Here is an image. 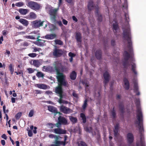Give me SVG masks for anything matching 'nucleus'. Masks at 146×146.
Here are the masks:
<instances>
[{"instance_id": "nucleus-1", "label": "nucleus", "mask_w": 146, "mask_h": 146, "mask_svg": "<svg viewBox=\"0 0 146 146\" xmlns=\"http://www.w3.org/2000/svg\"><path fill=\"white\" fill-rule=\"evenodd\" d=\"M135 103L137 108L136 112L137 113V119L135 123L137 124L139 126V129L140 135V143L141 146H145L144 141V136L142 134L143 131V115L140 106V102L139 99H136Z\"/></svg>"}, {"instance_id": "nucleus-2", "label": "nucleus", "mask_w": 146, "mask_h": 146, "mask_svg": "<svg viewBox=\"0 0 146 146\" xmlns=\"http://www.w3.org/2000/svg\"><path fill=\"white\" fill-rule=\"evenodd\" d=\"M123 29V37L124 40L127 41V48L130 52L133 51L132 43L131 40V35L129 26H128L127 28H122Z\"/></svg>"}, {"instance_id": "nucleus-3", "label": "nucleus", "mask_w": 146, "mask_h": 146, "mask_svg": "<svg viewBox=\"0 0 146 146\" xmlns=\"http://www.w3.org/2000/svg\"><path fill=\"white\" fill-rule=\"evenodd\" d=\"M56 79L58 81V86L55 88V92L58 94L59 96L63 95L62 86L68 87L69 84L66 80V78H58Z\"/></svg>"}, {"instance_id": "nucleus-4", "label": "nucleus", "mask_w": 146, "mask_h": 146, "mask_svg": "<svg viewBox=\"0 0 146 146\" xmlns=\"http://www.w3.org/2000/svg\"><path fill=\"white\" fill-rule=\"evenodd\" d=\"M54 69L56 72V78H62L66 77L65 75L60 71H63L64 69L63 66L60 60H58L54 62L53 64Z\"/></svg>"}, {"instance_id": "nucleus-5", "label": "nucleus", "mask_w": 146, "mask_h": 146, "mask_svg": "<svg viewBox=\"0 0 146 146\" xmlns=\"http://www.w3.org/2000/svg\"><path fill=\"white\" fill-rule=\"evenodd\" d=\"M27 6L31 9L35 11H38L42 8L41 5L38 3L28 0L26 4Z\"/></svg>"}, {"instance_id": "nucleus-6", "label": "nucleus", "mask_w": 146, "mask_h": 146, "mask_svg": "<svg viewBox=\"0 0 146 146\" xmlns=\"http://www.w3.org/2000/svg\"><path fill=\"white\" fill-rule=\"evenodd\" d=\"M58 9V8L51 9L49 11V13L50 16V19L53 21V23H55L56 21Z\"/></svg>"}, {"instance_id": "nucleus-7", "label": "nucleus", "mask_w": 146, "mask_h": 146, "mask_svg": "<svg viewBox=\"0 0 146 146\" xmlns=\"http://www.w3.org/2000/svg\"><path fill=\"white\" fill-rule=\"evenodd\" d=\"M63 53V52L62 49H58L56 48L53 50L52 52L53 55L56 58L61 57Z\"/></svg>"}, {"instance_id": "nucleus-8", "label": "nucleus", "mask_w": 146, "mask_h": 146, "mask_svg": "<svg viewBox=\"0 0 146 146\" xmlns=\"http://www.w3.org/2000/svg\"><path fill=\"white\" fill-rule=\"evenodd\" d=\"M60 110L62 112L65 114H68L72 112L71 109L63 105L60 106Z\"/></svg>"}, {"instance_id": "nucleus-9", "label": "nucleus", "mask_w": 146, "mask_h": 146, "mask_svg": "<svg viewBox=\"0 0 146 146\" xmlns=\"http://www.w3.org/2000/svg\"><path fill=\"white\" fill-rule=\"evenodd\" d=\"M103 76L104 80V87L105 88H106V86L107 84L109 82L110 80V75L108 72L106 71L105 72Z\"/></svg>"}, {"instance_id": "nucleus-10", "label": "nucleus", "mask_w": 146, "mask_h": 146, "mask_svg": "<svg viewBox=\"0 0 146 146\" xmlns=\"http://www.w3.org/2000/svg\"><path fill=\"white\" fill-rule=\"evenodd\" d=\"M44 21H41L40 20H37L33 21L32 22L33 27L35 28H37L43 26Z\"/></svg>"}, {"instance_id": "nucleus-11", "label": "nucleus", "mask_w": 146, "mask_h": 146, "mask_svg": "<svg viewBox=\"0 0 146 146\" xmlns=\"http://www.w3.org/2000/svg\"><path fill=\"white\" fill-rule=\"evenodd\" d=\"M35 86L38 88L44 90L49 89L50 88V87L49 86L43 84H36L35 85Z\"/></svg>"}, {"instance_id": "nucleus-12", "label": "nucleus", "mask_w": 146, "mask_h": 146, "mask_svg": "<svg viewBox=\"0 0 146 146\" xmlns=\"http://www.w3.org/2000/svg\"><path fill=\"white\" fill-rule=\"evenodd\" d=\"M127 139L128 143H132L134 141V136L133 133H128L127 135Z\"/></svg>"}, {"instance_id": "nucleus-13", "label": "nucleus", "mask_w": 146, "mask_h": 146, "mask_svg": "<svg viewBox=\"0 0 146 146\" xmlns=\"http://www.w3.org/2000/svg\"><path fill=\"white\" fill-rule=\"evenodd\" d=\"M58 121L62 124L66 125L68 124V121L65 117L59 116L58 118Z\"/></svg>"}, {"instance_id": "nucleus-14", "label": "nucleus", "mask_w": 146, "mask_h": 146, "mask_svg": "<svg viewBox=\"0 0 146 146\" xmlns=\"http://www.w3.org/2000/svg\"><path fill=\"white\" fill-rule=\"evenodd\" d=\"M54 132L56 134H64L66 132V131L61 128H57L54 129Z\"/></svg>"}, {"instance_id": "nucleus-15", "label": "nucleus", "mask_w": 146, "mask_h": 146, "mask_svg": "<svg viewBox=\"0 0 146 146\" xmlns=\"http://www.w3.org/2000/svg\"><path fill=\"white\" fill-rule=\"evenodd\" d=\"M123 81L124 85V88L126 90H128L130 87V84L128 80L126 78H124Z\"/></svg>"}, {"instance_id": "nucleus-16", "label": "nucleus", "mask_w": 146, "mask_h": 146, "mask_svg": "<svg viewBox=\"0 0 146 146\" xmlns=\"http://www.w3.org/2000/svg\"><path fill=\"white\" fill-rule=\"evenodd\" d=\"M119 129V124L118 123L115 126V129L113 130L114 135V137L116 138L118 137L119 134L118 133V131Z\"/></svg>"}, {"instance_id": "nucleus-17", "label": "nucleus", "mask_w": 146, "mask_h": 146, "mask_svg": "<svg viewBox=\"0 0 146 146\" xmlns=\"http://www.w3.org/2000/svg\"><path fill=\"white\" fill-rule=\"evenodd\" d=\"M48 109L49 111L54 113L55 115L57 114V109L56 107L53 106H49L48 107Z\"/></svg>"}, {"instance_id": "nucleus-18", "label": "nucleus", "mask_w": 146, "mask_h": 146, "mask_svg": "<svg viewBox=\"0 0 146 146\" xmlns=\"http://www.w3.org/2000/svg\"><path fill=\"white\" fill-rule=\"evenodd\" d=\"M40 37L39 35L37 36V40L38 41L37 44L38 46H43L44 45V43L45 42V40L40 39L38 38Z\"/></svg>"}, {"instance_id": "nucleus-19", "label": "nucleus", "mask_w": 146, "mask_h": 146, "mask_svg": "<svg viewBox=\"0 0 146 146\" xmlns=\"http://www.w3.org/2000/svg\"><path fill=\"white\" fill-rule=\"evenodd\" d=\"M95 55L97 59L98 60H101L102 56V52L101 50H97L96 52Z\"/></svg>"}, {"instance_id": "nucleus-20", "label": "nucleus", "mask_w": 146, "mask_h": 146, "mask_svg": "<svg viewBox=\"0 0 146 146\" xmlns=\"http://www.w3.org/2000/svg\"><path fill=\"white\" fill-rule=\"evenodd\" d=\"M57 36L55 34H50L47 35L45 36V38L48 40L53 39L56 38Z\"/></svg>"}, {"instance_id": "nucleus-21", "label": "nucleus", "mask_w": 146, "mask_h": 146, "mask_svg": "<svg viewBox=\"0 0 146 146\" xmlns=\"http://www.w3.org/2000/svg\"><path fill=\"white\" fill-rule=\"evenodd\" d=\"M75 38L77 41L78 42H81L82 41L81 34L80 32H76Z\"/></svg>"}, {"instance_id": "nucleus-22", "label": "nucleus", "mask_w": 146, "mask_h": 146, "mask_svg": "<svg viewBox=\"0 0 146 146\" xmlns=\"http://www.w3.org/2000/svg\"><path fill=\"white\" fill-rule=\"evenodd\" d=\"M19 12L21 15H25L29 12V10L27 9L21 8L18 11Z\"/></svg>"}, {"instance_id": "nucleus-23", "label": "nucleus", "mask_w": 146, "mask_h": 146, "mask_svg": "<svg viewBox=\"0 0 146 146\" xmlns=\"http://www.w3.org/2000/svg\"><path fill=\"white\" fill-rule=\"evenodd\" d=\"M119 109L120 112L122 115H123L124 113V107L123 103L121 102L119 105Z\"/></svg>"}, {"instance_id": "nucleus-24", "label": "nucleus", "mask_w": 146, "mask_h": 146, "mask_svg": "<svg viewBox=\"0 0 146 146\" xmlns=\"http://www.w3.org/2000/svg\"><path fill=\"white\" fill-rule=\"evenodd\" d=\"M98 7V6H97V7L96 8V14L98 15V21L101 22L102 21V16L101 15L99 14L98 13L99 9Z\"/></svg>"}, {"instance_id": "nucleus-25", "label": "nucleus", "mask_w": 146, "mask_h": 146, "mask_svg": "<svg viewBox=\"0 0 146 146\" xmlns=\"http://www.w3.org/2000/svg\"><path fill=\"white\" fill-rule=\"evenodd\" d=\"M77 77V73L75 71H72L70 73V78L71 80H75Z\"/></svg>"}, {"instance_id": "nucleus-26", "label": "nucleus", "mask_w": 146, "mask_h": 146, "mask_svg": "<svg viewBox=\"0 0 146 146\" xmlns=\"http://www.w3.org/2000/svg\"><path fill=\"white\" fill-rule=\"evenodd\" d=\"M124 60H128L130 58V54L127 51L124 52Z\"/></svg>"}, {"instance_id": "nucleus-27", "label": "nucleus", "mask_w": 146, "mask_h": 146, "mask_svg": "<svg viewBox=\"0 0 146 146\" xmlns=\"http://www.w3.org/2000/svg\"><path fill=\"white\" fill-rule=\"evenodd\" d=\"M128 61V60H124L123 62V66L124 70H127L128 67L130 65V64Z\"/></svg>"}, {"instance_id": "nucleus-28", "label": "nucleus", "mask_w": 146, "mask_h": 146, "mask_svg": "<svg viewBox=\"0 0 146 146\" xmlns=\"http://www.w3.org/2000/svg\"><path fill=\"white\" fill-rule=\"evenodd\" d=\"M19 21L25 26H27L28 25V22L25 19H21L19 20Z\"/></svg>"}, {"instance_id": "nucleus-29", "label": "nucleus", "mask_w": 146, "mask_h": 146, "mask_svg": "<svg viewBox=\"0 0 146 146\" xmlns=\"http://www.w3.org/2000/svg\"><path fill=\"white\" fill-rule=\"evenodd\" d=\"M88 9L89 10H91L93 9L94 7V3L92 1H90L89 2L88 5Z\"/></svg>"}, {"instance_id": "nucleus-30", "label": "nucleus", "mask_w": 146, "mask_h": 146, "mask_svg": "<svg viewBox=\"0 0 146 146\" xmlns=\"http://www.w3.org/2000/svg\"><path fill=\"white\" fill-rule=\"evenodd\" d=\"M69 119L73 124H75L77 122L78 119L76 117H74L72 116H69Z\"/></svg>"}, {"instance_id": "nucleus-31", "label": "nucleus", "mask_w": 146, "mask_h": 146, "mask_svg": "<svg viewBox=\"0 0 146 146\" xmlns=\"http://www.w3.org/2000/svg\"><path fill=\"white\" fill-rule=\"evenodd\" d=\"M131 69L134 74L135 75H137V72L136 70V66L135 64L134 63L131 64Z\"/></svg>"}, {"instance_id": "nucleus-32", "label": "nucleus", "mask_w": 146, "mask_h": 146, "mask_svg": "<svg viewBox=\"0 0 146 146\" xmlns=\"http://www.w3.org/2000/svg\"><path fill=\"white\" fill-rule=\"evenodd\" d=\"M133 91L135 93H136L138 90V87L137 83L136 81L133 82Z\"/></svg>"}, {"instance_id": "nucleus-33", "label": "nucleus", "mask_w": 146, "mask_h": 146, "mask_svg": "<svg viewBox=\"0 0 146 146\" xmlns=\"http://www.w3.org/2000/svg\"><path fill=\"white\" fill-rule=\"evenodd\" d=\"M80 117L82 118V120L84 123H85L86 121V118L85 115L82 113L80 114Z\"/></svg>"}, {"instance_id": "nucleus-34", "label": "nucleus", "mask_w": 146, "mask_h": 146, "mask_svg": "<svg viewBox=\"0 0 146 146\" xmlns=\"http://www.w3.org/2000/svg\"><path fill=\"white\" fill-rule=\"evenodd\" d=\"M33 64L36 67H38L40 64V63L38 60H34L33 61Z\"/></svg>"}, {"instance_id": "nucleus-35", "label": "nucleus", "mask_w": 146, "mask_h": 146, "mask_svg": "<svg viewBox=\"0 0 146 146\" xmlns=\"http://www.w3.org/2000/svg\"><path fill=\"white\" fill-rule=\"evenodd\" d=\"M36 14L33 12H31L29 14V17L31 19H36Z\"/></svg>"}, {"instance_id": "nucleus-36", "label": "nucleus", "mask_w": 146, "mask_h": 146, "mask_svg": "<svg viewBox=\"0 0 146 146\" xmlns=\"http://www.w3.org/2000/svg\"><path fill=\"white\" fill-rule=\"evenodd\" d=\"M54 42L56 44H58L59 45H63V42L60 40L56 39L54 40Z\"/></svg>"}, {"instance_id": "nucleus-37", "label": "nucleus", "mask_w": 146, "mask_h": 146, "mask_svg": "<svg viewBox=\"0 0 146 146\" xmlns=\"http://www.w3.org/2000/svg\"><path fill=\"white\" fill-rule=\"evenodd\" d=\"M111 115H112V116L113 118H115L116 117V114L114 107H113L112 110L111 111Z\"/></svg>"}, {"instance_id": "nucleus-38", "label": "nucleus", "mask_w": 146, "mask_h": 146, "mask_svg": "<svg viewBox=\"0 0 146 146\" xmlns=\"http://www.w3.org/2000/svg\"><path fill=\"white\" fill-rule=\"evenodd\" d=\"M78 146H88L86 143L82 141H80L78 143Z\"/></svg>"}, {"instance_id": "nucleus-39", "label": "nucleus", "mask_w": 146, "mask_h": 146, "mask_svg": "<svg viewBox=\"0 0 146 146\" xmlns=\"http://www.w3.org/2000/svg\"><path fill=\"white\" fill-rule=\"evenodd\" d=\"M88 101V100L87 99H85L84 104L82 106V108L83 109H85L86 108L87 105Z\"/></svg>"}, {"instance_id": "nucleus-40", "label": "nucleus", "mask_w": 146, "mask_h": 146, "mask_svg": "<svg viewBox=\"0 0 146 146\" xmlns=\"http://www.w3.org/2000/svg\"><path fill=\"white\" fill-rule=\"evenodd\" d=\"M27 70L29 73L31 74L33 73L36 70L31 68H28L27 69Z\"/></svg>"}, {"instance_id": "nucleus-41", "label": "nucleus", "mask_w": 146, "mask_h": 146, "mask_svg": "<svg viewBox=\"0 0 146 146\" xmlns=\"http://www.w3.org/2000/svg\"><path fill=\"white\" fill-rule=\"evenodd\" d=\"M22 115V113L21 112H19L17 113L15 116V117L16 119H19Z\"/></svg>"}, {"instance_id": "nucleus-42", "label": "nucleus", "mask_w": 146, "mask_h": 146, "mask_svg": "<svg viewBox=\"0 0 146 146\" xmlns=\"http://www.w3.org/2000/svg\"><path fill=\"white\" fill-rule=\"evenodd\" d=\"M36 75L38 77H43L44 75L42 72H37L36 74Z\"/></svg>"}, {"instance_id": "nucleus-43", "label": "nucleus", "mask_w": 146, "mask_h": 146, "mask_svg": "<svg viewBox=\"0 0 146 146\" xmlns=\"http://www.w3.org/2000/svg\"><path fill=\"white\" fill-rule=\"evenodd\" d=\"M118 28V24H113V30L116 31Z\"/></svg>"}, {"instance_id": "nucleus-44", "label": "nucleus", "mask_w": 146, "mask_h": 146, "mask_svg": "<svg viewBox=\"0 0 146 146\" xmlns=\"http://www.w3.org/2000/svg\"><path fill=\"white\" fill-rule=\"evenodd\" d=\"M124 16L125 17V21L127 22L128 24H129V17L128 15L126 13L124 14Z\"/></svg>"}, {"instance_id": "nucleus-45", "label": "nucleus", "mask_w": 146, "mask_h": 146, "mask_svg": "<svg viewBox=\"0 0 146 146\" xmlns=\"http://www.w3.org/2000/svg\"><path fill=\"white\" fill-rule=\"evenodd\" d=\"M3 113L4 114H7V113L9 112V110L8 109L6 110V106L5 105H3Z\"/></svg>"}, {"instance_id": "nucleus-46", "label": "nucleus", "mask_w": 146, "mask_h": 146, "mask_svg": "<svg viewBox=\"0 0 146 146\" xmlns=\"http://www.w3.org/2000/svg\"><path fill=\"white\" fill-rule=\"evenodd\" d=\"M24 5V4L23 2H20L17 3H16L15 4L16 6L19 7H21L22 6Z\"/></svg>"}, {"instance_id": "nucleus-47", "label": "nucleus", "mask_w": 146, "mask_h": 146, "mask_svg": "<svg viewBox=\"0 0 146 146\" xmlns=\"http://www.w3.org/2000/svg\"><path fill=\"white\" fill-rule=\"evenodd\" d=\"M72 95L74 97L76 98H79L78 94L76 93V92L75 90L73 91Z\"/></svg>"}, {"instance_id": "nucleus-48", "label": "nucleus", "mask_w": 146, "mask_h": 146, "mask_svg": "<svg viewBox=\"0 0 146 146\" xmlns=\"http://www.w3.org/2000/svg\"><path fill=\"white\" fill-rule=\"evenodd\" d=\"M28 56L32 58H34L36 56V53H31L28 54Z\"/></svg>"}, {"instance_id": "nucleus-49", "label": "nucleus", "mask_w": 146, "mask_h": 146, "mask_svg": "<svg viewBox=\"0 0 146 146\" xmlns=\"http://www.w3.org/2000/svg\"><path fill=\"white\" fill-rule=\"evenodd\" d=\"M9 68V70L11 72V74H12L13 73V71H14V70L13 68V65L12 64H10Z\"/></svg>"}, {"instance_id": "nucleus-50", "label": "nucleus", "mask_w": 146, "mask_h": 146, "mask_svg": "<svg viewBox=\"0 0 146 146\" xmlns=\"http://www.w3.org/2000/svg\"><path fill=\"white\" fill-rule=\"evenodd\" d=\"M34 111L33 110H32L30 111L28 116L29 117H32L34 115Z\"/></svg>"}, {"instance_id": "nucleus-51", "label": "nucleus", "mask_w": 146, "mask_h": 146, "mask_svg": "<svg viewBox=\"0 0 146 146\" xmlns=\"http://www.w3.org/2000/svg\"><path fill=\"white\" fill-rule=\"evenodd\" d=\"M55 144H53L52 145V146H60L59 145H60V141H55Z\"/></svg>"}, {"instance_id": "nucleus-52", "label": "nucleus", "mask_w": 146, "mask_h": 146, "mask_svg": "<svg viewBox=\"0 0 146 146\" xmlns=\"http://www.w3.org/2000/svg\"><path fill=\"white\" fill-rule=\"evenodd\" d=\"M28 131V135L29 137H32L33 135V133L32 131L31 130H27Z\"/></svg>"}, {"instance_id": "nucleus-53", "label": "nucleus", "mask_w": 146, "mask_h": 146, "mask_svg": "<svg viewBox=\"0 0 146 146\" xmlns=\"http://www.w3.org/2000/svg\"><path fill=\"white\" fill-rule=\"evenodd\" d=\"M63 95L59 96L60 98L58 100V102L60 104H62V102L63 100L62 99L63 98Z\"/></svg>"}, {"instance_id": "nucleus-54", "label": "nucleus", "mask_w": 146, "mask_h": 146, "mask_svg": "<svg viewBox=\"0 0 146 146\" xmlns=\"http://www.w3.org/2000/svg\"><path fill=\"white\" fill-rule=\"evenodd\" d=\"M35 36H25L26 38L28 39H35Z\"/></svg>"}, {"instance_id": "nucleus-55", "label": "nucleus", "mask_w": 146, "mask_h": 146, "mask_svg": "<svg viewBox=\"0 0 146 146\" xmlns=\"http://www.w3.org/2000/svg\"><path fill=\"white\" fill-rule=\"evenodd\" d=\"M68 56L70 57L73 58V57H74V56H75V55L74 54L70 52L68 53Z\"/></svg>"}, {"instance_id": "nucleus-56", "label": "nucleus", "mask_w": 146, "mask_h": 146, "mask_svg": "<svg viewBox=\"0 0 146 146\" xmlns=\"http://www.w3.org/2000/svg\"><path fill=\"white\" fill-rule=\"evenodd\" d=\"M53 67L51 66H49L47 68V70H49L51 72H53Z\"/></svg>"}, {"instance_id": "nucleus-57", "label": "nucleus", "mask_w": 146, "mask_h": 146, "mask_svg": "<svg viewBox=\"0 0 146 146\" xmlns=\"http://www.w3.org/2000/svg\"><path fill=\"white\" fill-rule=\"evenodd\" d=\"M62 124L59 121H58V122L56 124H55L56 126L58 128H60V125Z\"/></svg>"}, {"instance_id": "nucleus-58", "label": "nucleus", "mask_w": 146, "mask_h": 146, "mask_svg": "<svg viewBox=\"0 0 146 146\" xmlns=\"http://www.w3.org/2000/svg\"><path fill=\"white\" fill-rule=\"evenodd\" d=\"M62 21L63 24L64 25H66L68 24V21L64 19H63L62 20Z\"/></svg>"}, {"instance_id": "nucleus-59", "label": "nucleus", "mask_w": 146, "mask_h": 146, "mask_svg": "<svg viewBox=\"0 0 146 146\" xmlns=\"http://www.w3.org/2000/svg\"><path fill=\"white\" fill-rule=\"evenodd\" d=\"M15 73H16L17 75L21 74L22 76L23 75V71L22 70H20L18 72H15Z\"/></svg>"}, {"instance_id": "nucleus-60", "label": "nucleus", "mask_w": 146, "mask_h": 146, "mask_svg": "<svg viewBox=\"0 0 146 146\" xmlns=\"http://www.w3.org/2000/svg\"><path fill=\"white\" fill-rule=\"evenodd\" d=\"M65 1L68 3L72 4L74 3V0H65Z\"/></svg>"}, {"instance_id": "nucleus-61", "label": "nucleus", "mask_w": 146, "mask_h": 146, "mask_svg": "<svg viewBox=\"0 0 146 146\" xmlns=\"http://www.w3.org/2000/svg\"><path fill=\"white\" fill-rule=\"evenodd\" d=\"M82 83L83 84L85 85H86V84H88L89 82L87 80H83L82 81Z\"/></svg>"}, {"instance_id": "nucleus-62", "label": "nucleus", "mask_w": 146, "mask_h": 146, "mask_svg": "<svg viewBox=\"0 0 146 146\" xmlns=\"http://www.w3.org/2000/svg\"><path fill=\"white\" fill-rule=\"evenodd\" d=\"M35 91L36 94H41L42 93V91L40 90H36Z\"/></svg>"}, {"instance_id": "nucleus-63", "label": "nucleus", "mask_w": 146, "mask_h": 146, "mask_svg": "<svg viewBox=\"0 0 146 146\" xmlns=\"http://www.w3.org/2000/svg\"><path fill=\"white\" fill-rule=\"evenodd\" d=\"M72 18L73 20L75 21V22H77L78 21V20L77 19L76 17L74 16H73L72 17Z\"/></svg>"}, {"instance_id": "nucleus-64", "label": "nucleus", "mask_w": 146, "mask_h": 146, "mask_svg": "<svg viewBox=\"0 0 146 146\" xmlns=\"http://www.w3.org/2000/svg\"><path fill=\"white\" fill-rule=\"evenodd\" d=\"M115 41L114 40H112L111 41V45L112 46H114L115 45Z\"/></svg>"}]
</instances>
